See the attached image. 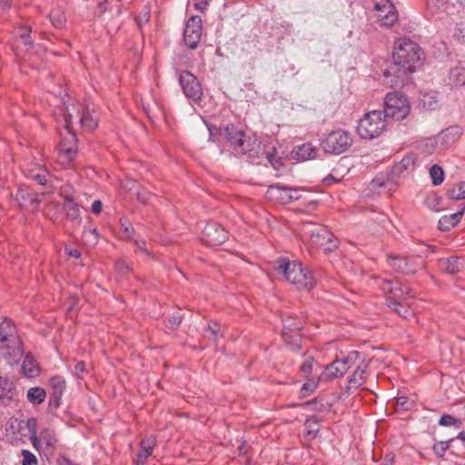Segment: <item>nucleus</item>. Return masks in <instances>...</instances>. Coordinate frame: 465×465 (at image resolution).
<instances>
[{
  "mask_svg": "<svg viewBox=\"0 0 465 465\" xmlns=\"http://www.w3.org/2000/svg\"><path fill=\"white\" fill-rule=\"evenodd\" d=\"M168 322L169 323L172 324V328L173 329H176L180 326L181 322H182V316L178 313L176 314H173L169 319H168Z\"/></svg>",
  "mask_w": 465,
  "mask_h": 465,
  "instance_id": "0e129e2a",
  "label": "nucleus"
},
{
  "mask_svg": "<svg viewBox=\"0 0 465 465\" xmlns=\"http://www.w3.org/2000/svg\"><path fill=\"white\" fill-rule=\"evenodd\" d=\"M206 126L209 132V141L216 143L219 140V137L222 135V128L207 124Z\"/></svg>",
  "mask_w": 465,
  "mask_h": 465,
  "instance_id": "5fc2aeb1",
  "label": "nucleus"
},
{
  "mask_svg": "<svg viewBox=\"0 0 465 465\" xmlns=\"http://www.w3.org/2000/svg\"><path fill=\"white\" fill-rule=\"evenodd\" d=\"M27 436L37 434V420L35 418H30L26 420H24V425Z\"/></svg>",
  "mask_w": 465,
  "mask_h": 465,
  "instance_id": "864d4df0",
  "label": "nucleus"
},
{
  "mask_svg": "<svg viewBox=\"0 0 465 465\" xmlns=\"http://www.w3.org/2000/svg\"><path fill=\"white\" fill-rule=\"evenodd\" d=\"M457 440L450 438L447 440H438L432 445V451L437 458H444L446 451L451 447L452 442Z\"/></svg>",
  "mask_w": 465,
  "mask_h": 465,
  "instance_id": "a19ab883",
  "label": "nucleus"
},
{
  "mask_svg": "<svg viewBox=\"0 0 465 465\" xmlns=\"http://www.w3.org/2000/svg\"><path fill=\"white\" fill-rule=\"evenodd\" d=\"M119 237L125 241H131L134 236V229L129 220L122 217L119 220Z\"/></svg>",
  "mask_w": 465,
  "mask_h": 465,
  "instance_id": "f704fd0d",
  "label": "nucleus"
},
{
  "mask_svg": "<svg viewBox=\"0 0 465 465\" xmlns=\"http://www.w3.org/2000/svg\"><path fill=\"white\" fill-rule=\"evenodd\" d=\"M438 264L441 272L450 275L457 274L465 270L464 260L457 256L440 259Z\"/></svg>",
  "mask_w": 465,
  "mask_h": 465,
  "instance_id": "6ab92c4d",
  "label": "nucleus"
},
{
  "mask_svg": "<svg viewBox=\"0 0 465 465\" xmlns=\"http://www.w3.org/2000/svg\"><path fill=\"white\" fill-rule=\"evenodd\" d=\"M464 211L465 206H463L461 210L458 211L457 213L443 216L439 220L438 228L442 232L450 231L460 223Z\"/></svg>",
  "mask_w": 465,
  "mask_h": 465,
  "instance_id": "c85d7f7f",
  "label": "nucleus"
},
{
  "mask_svg": "<svg viewBox=\"0 0 465 465\" xmlns=\"http://www.w3.org/2000/svg\"><path fill=\"white\" fill-rule=\"evenodd\" d=\"M263 157L266 158L275 170H279L282 165V158L276 156V148L271 144L265 145Z\"/></svg>",
  "mask_w": 465,
  "mask_h": 465,
  "instance_id": "58836bf2",
  "label": "nucleus"
},
{
  "mask_svg": "<svg viewBox=\"0 0 465 465\" xmlns=\"http://www.w3.org/2000/svg\"><path fill=\"white\" fill-rule=\"evenodd\" d=\"M405 172H406L405 169L400 167V163H397L391 166V173L389 174V178L386 180V182H380V178L376 177L373 180V183H378L379 186H381V187H386L390 183H395V180L400 178Z\"/></svg>",
  "mask_w": 465,
  "mask_h": 465,
  "instance_id": "72a5a7b5",
  "label": "nucleus"
},
{
  "mask_svg": "<svg viewBox=\"0 0 465 465\" xmlns=\"http://www.w3.org/2000/svg\"><path fill=\"white\" fill-rule=\"evenodd\" d=\"M77 116L81 126L86 131H94L98 125V119L95 112H91L90 109L83 104L77 107Z\"/></svg>",
  "mask_w": 465,
  "mask_h": 465,
  "instance_id": "412c9836",
  "label": "nucleus"
},
{
  "mask_svg": "<svg viewBox=\"0 0 465 465\" xmlns=\"http://www.w3.org/2000/svg\"><path fill=\"white\" fill-rule=\"evenodd\" d=\"M25 175L35 181L40 185H45L47 183V172L41 167H37L35 170H30L25 173Z\"/></svg>",
  "mask_w": 465,
  "mask_h": 465,
  "instance_id": "37998d69",
  "label": "nucleus"
},
{
  "mask_svg": "<svg viewBox=\"0 0 465 465\" xmlns=\"http://www.w3.org/2000/svg\"><path fill=\"white\" fill-rule=\"evenodd\" d=\"M265 145L255 134L245 135L242 144H239L235 152L244 155L250 163L259 164V160L263 157Z\"/></svg>",
  "mask_w": 465,
  "mask_h": 465,
  "instance_id": "1a4fd4ad",
  "label": "nucleus"
},
{
  "mask_svg": "<svg viewBox=\"0 0 465 465\" xmlns=\"http://www.w3.org/2000/svg\"><path fill=\"white\" fill-rule=\"evenodd\" d=\"M394 458L395 455L392 452H388L384 456L381 465H393Z\"/></svg>",
  "mask_w": 465,
  "mask_h": 465,
  "instance_id": "774afa93",
  "label": "nucleus"
},
{
  "mask_svg": "<svg viewBox=\"0 0 465 465\" xmlns=\"http://www.w3.org/2000/svg\"><path fill=\"white\" fill-rule=\"evenodd\" d=\"M392 57L393 63L383 72V76L387 84L398 88L423 64L424 53L414 41L401 38L395 44Z\"/></svg>",
  "mask_w": 465,
  "mask_h": 465,
  "instance_id": "f257e3e1",
  "label": "nucleus"
},
{
  "mask_svg": "<svg viewBox=\"0 0 465 465\" xmlns=\"http://www.w3.org/2000/svg\"><path fill=\"white\" fill-rule=\"evenodd\" d=\"M312 363H313V359L310 358V359H307L301 366V371L305 374V375H309L311 372H312Z\"/></svg>",
  "mask_w": 465,
  "mask_h": 465,
  "instance_id": "680f3d73",
  "label": "nucleus"
},
{
  "mask_svg": "<svg viewBox=\"0 0 465 465\" xmlns=\"http://www.w3.org/2000/svg\"><path fill=\"white\" fill-rule=\"evenodd\" d=\"M63 211L66 219L75 225H79L82 222L79 204L71 195H64Z\"/></svg>",
  "mask_w": 465,
  "mask_h": 465,
  "instance_id": "a211bd4d",
  "label": "nucleus"
},
{
  "mask_svg": "<svg viewBox=\"0 0 465 465\" xmlns=\"http://www.w3.org/2000/svg\"><path fill=\"white\" fill-rule=\"evenodd\" d=\"M454 37L463 44H465V24H459L454 32Z\"/></svg>",
  "mask_w": 465,
  "mask_h": 465,
  "instance_id": "4d7b16f0",
  "label": "nucleus"
},
{
  "mask_svg": "<svg viewBox=\"0 0 465 465\" xmlns=\"http://www.w3.org/2000/svg\"><path fill=\"white\" fill-rule=\"evenodd\" d=\"M0 354L8 364L20 361L24 355V346L13 322L5 318L0 323Z\"/></svg>",
  "mask_w": 465,
  "mask_h": 465,
  "instance_id": "f03ea898",
  "label": "nucleus"
},
{
  "mask_svg": "<svg viewBox=\"0 0 465 465\" xmlns=\"http://www.w3.org/2000/svg\"><path fill=\"white\" fill-rule=\"evenodd\" d=\"M282 336L286 345H288L292 351H299L301 349L302 338L300 331L292 332L282 331Z\"/></svg>",
  "mask_w": 465,
  "mask_h": 465,
  "instance_id": "7c9ffc66",
  "label": "nucleus"
},
{
  "mask_svg": "<svg viewBox=\"0 0 465 465\" xmlns=\"http://www.w3.org/2000/svg\"><path fill=\"white\" fill-rule=\"evenodd\" d=\"M22 457V465H37V459L30 450H23Z\"/></svg>",
  "mask_w": 465,
  "mask_h": 465,
  "instance_id": "6e6d98bb",
  "label": "nucleus"
},
{
  "mask_svg": "<svg viewBox=\"0 0 465 465\" xmlns=\"http://www.w3.org/2000/svg\"><path fill=\"white\" fill-rule=\"evenodd\" d=\"M313 236L319 239V245L325 252H331L338 247V240L326 228L320 229Z\"/></svg>",
  "mask_w": 465,
  "mask_h": 465,
  "instance_id": "5701e85b",
  "label": "nucleus"
},
{
  "mask_svg": "<svg viewBox=\"0 0 465 465\" xmlns=\"http://www.w3.org/2000/svg\"><path fill=\"white\" fill-rule=\"evenodd\" d=\"M389 266L399 273L413 274L423 266L420 256H392L387 258Z\"/></svg>",
  "mask_w": 465,
  "mask_h": 465,
  "instance_id": "9d476101",
  "label": "nucleus"
},
{
  "mask_svg": "<svg viewBox=\"0 0 465 465\" xmlns=\"http://www.w3.org/2000/svg\"><path fill=\"white\" fill-rule=\"evenodd\" d=\"M26 396L29 402L38 405L45 401L46 392L42 387H33L28 390Z\"/></svg>",
  "mask_w": 465,
  "mask_h": 465,
  "instance_id": "e433bc0d",
  "label": "nucleus"
},
{
  "mask_svg": "<svg viewBox=\"0 0 465 465\" xmlns=\"http://www.w3.org/2000/svg\"><path fill=\"white\" fill-rule=\"evenodd\" d=\"M49 19L55 28H61L65 23L64 13L60 8L53 9L49 14Z\"/></svg>",
  "mask_w": 465,
  "mask_h": 465,
  "instance_id": "49530a36",
  "label": "nucleus"
},
{
  "mask_svg": "<svg viewBox=\"0 0 465 465\" xmlns=\"http://www.w3.org/2000/svg\"><path fill=\"white\" fill-rule=\"evenodd\" d=\"M103 203L100 200H95L93 202L91 206V211L94 214H99L102 212Z\"/></svg>",
  "mask_w": 465,
  "mask_h": 465,
  "instance_id": "338daca9",
  "label": "nucleus"
},
{
  "mask_svg": "<svg viewBox=\"0 0 465 465\" xmlns=\"http://www.w3.org/2000/svg\"><path fill=\"white\" fill-rule=\"evenodd\" d=\"M411 112V105L406 95L400 92H391L384 99L383 115L388 119L401 121L406 118Z\"/></svg>",
  "mask_w": 465,
  "mask_h": 465,
  "instance_id": "39448f33",
  "label": "nucleus"
},
{
  "mask_svg": "<svg viewBox=\"0 0 465 465\" xmlns=\"http://www.w3.org/2000/svg\"><path fill=\"white\" fill-rule=\"evenodd\" d=\"M266 195L268 198L281 201L282 203H290L301 198L299 189L281 184L270 185Z\"/></svg>",
  "mask_w": 465,
  "mask_h": 465,
  "instance_id": "4468645a",
  "label": "nucleus"
},
{
  "mask_svg": "<svg viewBox=\"0 0 465 465\" xmlns=\"http://www.w3.org/2000/svg\"><path fill=\"white\" fill-rule=\"evenodd\" d=\"M368 367L369 363L367 361L359 362V365L356 367L355 371L348 380L350 388L357 389L365 383L367 379Z\"/></svg>",
  "mask_w": 465,
  "mask_h": 465,
  "instance_id": "b1692460",
  "label": "nucleus"
},
{
  "mask_svg": "<svg viewBox=\"0 0 465 465\" xmlns=\"http://www.w3.org/2000/svg\"><path fill=\"white\" fill-rule=\"evenodd\" d=\"M245 135L246 134L234 124H227L224 127V136L234 151L239 144H242V139Z\"/></svg>",
  "mask_w": 465,
  "mask_h": 465,
  "instance_id": "a878e982",
  "label": "nucleus"
},
{
  "mask_svg": "<svg viewBox=\"0 0 465 465\" xmlns=\"http://www.w3.org/2000/svg\"><path fill=\"white\" fill-rule=\"evenodd\" d=\"M374 9L378 12L377 15L382 25L391 26L397 22L398 13L389 0H377Z\"/></svg>",
  "mask_w": 465,
  "mask_h": 465,
  "instance_id": "dca6fc26",
  "label": "nucleus"
},
{
  "mask_svg": "<svg viewBox=\"0 0 465 465\" xmlns=\"http://www.w3.org/2000/svg\"><path fill=\"white\" fill-rule=\"evenodd\" d=\"M31 27L28 25L20 26L16 30V35L26 46H33V42L31 40Z\"/></svg>",
  "mask_w": 465,
  "mask_h": 465,
  "instance_id": "8fccbe9b",
  "label": "nucleus"
},
{
  "mask_svg": "<svg viewBox=\"0 0 465 465\" xmlns=\"http://www.w3.org/2000/svg\"><path fill=\"white\" fill-rule=\"evenodd\" d=\"M151 194L144 189H141L137 191L136 193V198L137 200L142 203L143 204H145L148 203L150 199Z\"/></svg>",
  "mask_w": 465,
  "mask_h": 465,
  "instance_id": "bf43d9fd",
  "label": "nucleus"
},
{
  "mask_svg": "<svg viewBox=\"0 0 465 465\" xmlns=\"http://www.w3.org/2000/svg\"><path fill=\"white\" fill-rule=\"evenodd\" d=\"M304 323L302 318L288 316L282 320V331H289L290 332L301 331L303 329Z\"/></svg>",
  "mask_w": 465,
  "mask_h": 465,
  "instance_id": "ea45409f",
  "label": "nucleus"
},
{
  "mask_svg": "<svg viewBox=\"0 0 465 465\" xmlns=\"http://www.w3.org/2000/svg\"><path fill=\"white\" fill-rule=\"evenodd\" d=\"M396 304H388V306L397 314L404 319L413 315V310L404 301L395 302Z\"/></svg>",
  "mask_w": 465,
  "mask_h": 465,
  "instance_id": "79ce46f5",
  "label": "nucleus"
},
{
  "mask_svg": "<svg viewBox=\"0 0 465 465\" xmlns=\"http://www.w3.org/2000/svg\"><path fill=\"white\" fill-rule=\"evenodd\" d=\"M343 363H345L346 371H348L351 367L358 366L359 362L365 361L364 356L357 351H351L347 355L339 358Z\"/></svg>",
  "mask_w": 465,
  "mask_h": 465,
  "instance_id": "c9c22d12",
  "label": "nucleus"
},
{
  "mask_svg": "<svg viewBox=\"0 0 465 465\" xmlns=\"http://www.w3.org/2000/svg\"><path fill=\"white\" fill-rule=\"evenodd\" d=\"M304 426L306 428L305 436L309 437L310 439H315L319 431V426L316 420H306Z\"/></svg>",
  "mask_w": 465,
  "mask_h": 465,
  "instance_id": "3c124183",
  "label": "nucleus"
},
{
  "mask_svg": "<svg viewBox=\"0 0 465 465\" xmlns=\"http://www.w3.org/2000/svg\"><path fill=\"white\" fill-rule=\"evenodd\" d=\"M439 425L443 427H453L456 430H460L462 426V420L450 414H443L439 420Z\"/></svg>",
  "mask_w": 465,
  "mask_h": 465,
  "instance_id": "a18cd8bd",
  "label": "nucleus"
},
{
  "mask_svg": "<svg viewBox=\"0 0 465 465\" xmlns=\"http://www.w3.org/2000/svg\"><path fill=\"white\" fill-rule=\"evenodd\" d=\"M203 336L216 343L219 338L222 336L220 324L217 322H209L208 325L203 329Z\"/></svg>",
  "mask_w": 465,
  "mask_h": 465,
  "instance_id": "4c0bfd02",
  "label": "nucleus"
},
{
  "mask_svg": "<svg viewBox=\"0 0 465 465\" xmlns=\"http://www.w3.org/2000/svg\"><path fill=\"white\" fill-rule=\"evenodd\" d=\"M416 158L413 154L404 156L398 163L400 167L405 169L406 172L412 171L415 166Z\"/></svg>",
  "mask_w": 465,
  "mask_h": 465,
  "instance_id": "603ef678",
  "label": "nucleus"
},
{
  "mask_svg": "<svg viewBox=\"0 0 465 465\" xmlns=\"http://www.w3.org/2000/svg\"><path fill=\"white\" fill-rule=\"evenodd\" d=\"M347 372L345 363L339 358L332 361L330 364L326 365L322 375L328 379H336L342 377Z\"/></svg>",
  "mask_w": 465,
  "mask_h": 465,
  "instance_id": "cd10ccee",
  "label": "nucleus"
},
{
  "mask_svg": "<svg viewBox=\"0 0 465 465\" xmlns=\"http://www.w3.org/2000/svg\"><path fill=\"white\" fill-rule=\"evenodd\" d=\"M24 425V420L12 417L8 420L5 427L6 436L12 442L22 441L27 437Z\"/></svg>",
  "mask_w": 465,
  "mask_h": 465,
  "instance_id": "f3484780",
  "label": "nucleus"
},
{
  "mask_svg": "<svg viewBox=\"0 0 465 465\" xmlns=\"http://www.w3.org/2000/svg\"><path fill=\"white\" fill-rule=\"evenodd\" d=\"M430 177L433 185H440L444 180V172L440 166L434 164L430 169Z\"/></svg>",
  "mask_w": 465,
  "mask_h": 465,
  "instance_id": "de8ad7c7",
  "label": "nucleus"
},
{
  "mask_svg": "<svg viewBox=\"0 0 465 465\" xmlns=\"http://www.w3.org/2000/svg\"><path fill=\"white\" fill-rule=\"evenodd\" d=\"M418 104L424 111H435L440 104V93L434 90L420 92Z\"/></svg>",
  "mask_w": 465,
  "mask_h": 465,
  "instance_id": "aec40b11",
  "label": "nucleus"
},
{
  "mask_svg": "<svg viewBox=\"0 0 465 465\" xmlns=\"http://www.w3.org/2000/svg\"><path fill=\"white\" fill-rule=\"evenodd\" d=\"M15 201L19 206L29 212H35L39 207L38 194L29 187L20 186L15 193Z\"/></svg>",
  "mask_w": 465,
  "mask_h": 465,
  "instance_id": "2eb2a0df",
  "label": "nucleus"
},
{
  "mask_svg": "<svg viewBox=\"0 0 465 465\" xmlns=\"http://www.w3.org/2000/svg\"><path fill=\"white\" fill-rule=\"evenodd\" d=\"M461 134H462V128L460 126H458V125L449 127L445 131V134L446 135H450H450L453 136L454 139L460 137Z\"/></svg>",
  "mask_w": 465,
  "mask_h": 465,
  "instance_id": "052dcab7",
  "label": "nucleus"
},
{
  "mask_svg": "<svg viewBox=\"0 0 465 465\" xmlns=\"http://www.w3.org/2000/svg\"><path fill=\"white\" fill-rule=\"evenodd\" d=\"M274 269L300 290H311L316 285L312 272L307 267H302L300 262H290L287 258L281 257L275 261Z\"/></svg>",
  "mask_w": 465,
  "mask_h": 465,
  "instance_id": "7ed1b4c3",
  "label": "nucleus"
},
{
  "mask_svg": "<svg viewBox=\"0 0 465 465\" xmlns=\"http://www.w3.org/2000/svg\"><path fill=\"white\" fill-rule=\"evenodd\" d=\"M40 438L44 449L47 451H53L57 442L54 431L51 429H45L40 432Z\"/></svg>",
  "mask_w": 465,
  "mask_h": 465,
  "instance_id": "473e14b6",
  "label": "nucleus"
},
{
  "mask_svg": "<svg viewBox=\"0 0 465 465\" xmlns=\"http://www.w3.org/2000/svg\"><path fill=\"white\" fill-rule=\"evenodd\" d=\"M317 152V149L312 143H305L293 148L292 157L297 161H308L314 159Z\"/></svg>",
  "mask_w": 465,
  "mask_h": 465,
  "instance_id": "393cba45",
  "label": "nucleus"
},
{
  "mask_svg": "<svg viewBox=\"0 0 465 465\" xmlns=\"http://www.w3.org/2000/svg\"><path fill=\"white\" fill-rule=\"evenodd\" d=\"M352 144V135L344 129H336L328 133L321 142V146L327 153L339 155L346 151Z\"/></svg>",
  "mask_w": 465,
  "mask_h": 465,
  "instance_id": "423d86ee",
  "label": "nucleus"
},
{
  "mask_svg": "<svg viewBox=\"0 0 465 465\" xmlns=\"http://www.w3.org/2000/svg\"><path fill=\"white\" fill-rule=\"evenodd\" d=\"M15 384L6 377L0 376V403L9 405L15 394Z\"/></svg>",
  "mask_w": 465,
  "mask_h": 465,
  "instance_id": "bb28decb",
  "label": "nucleus"
},
{
  "mask_svg": "<svg viewBox=\"0 0 465 465\" xmlns=\"http://www.w3.org/2000/svg\"><path fill=\"white\" fill-rule=\"evenodd\" d=\"M62 396L63 394L52 392V394L49 397V407L57 409L61 404Z\"/></svg>",
  "mask_w": 465,
  "mask_h": 465,
  "instance_id": "13d9d810",
  "label": "nucleus"
},
{
  "mask_svg": "<svg viewBox=\"0 0 465 465\" xmlns=\"http://www.w3.org/2000/svg\"><path fill=\"white\" fill-rule=\"evenodd\" d=\"M381 290L386 294L387 304H396L400 301H405L412 297L411 289L403 285L398 279H383L380 283Z\"/></svg>",
  "mask_w": 465,
  "mask_h": 465,
  "instance_id": "6e6552de",
  "label": "nucleus"
},
{
  "mask_svg": "<svg viewBox=\"0 0 465 465\" xmlns=\"http://www.w3.org/2000/svg\"><path fill=\"white\" fill-rule=\"evenodd\" d=\"M448 195L453 200L465 199V182H461L450 188L448 191Z\"/></svg>",
  "mask_w": 465,
  "mask_h": 465,
  "instance_id": "09e8293b",
  "label": "nucleus"
},
{
  "mask_svg": "<svg viewBox=\"0 0 465 465\" xmlns=\"http://www.w3.org/2000/svg\"><path fill=\"white\" fill-rule=\"evenodd\" d=\"M179 83L185 96L194 102L202 99V85L191 72L183 71L179 76Z\"/></svg>",
  "mask_w": 465,
  "mask_h": 465,
  "instance_id": "ddd939ff",
  "label": "nucleus"
},
{
  "mask_svg": "<svg viewBox=\"0 0 465 465\" xmlns=\"http://www.w3.org/2000/svg\"><path fill=\"white\" fill-rule=\"evenodd\" d=\"M211 0H194L193 5L194 8L200 12H203Z\"/></svg>",
  "mask_w": 465,
  "mask_h": 465,
  "instance_id": "69168bd1",
  "label": "nucleus"
},
{
  "mask_svg": "<svg viewBox=\"0 0 465 465\" xmlns=\"http://www.w3.org/2000/svg\"><path fill=\"white\" fill-rule=\"evenodd\" d=\"M22 370L24 374L28 378H34L38 376L40 370L39 367L34 359V357L30 354H26L25 356Z\"/></svg>",
  "mask_w": 465,
  "mask_h": 465,
  "instance_id": "2f4dec72",
  "label": "nucleus"
},
{
  "mask_svg": "<svg viewBox=\"0 0 465 465\" xmlns=\"http://www.w3.org/2000/svg\"><path fill=\"white\" fill-rule=\"evenodd\" d=\"M227 239L228 232L218 223L208 222L203 229L201 241L208 246H219Z\"/></svg>",
  "mask_w": 465,
  "mask_h": 465,
  "instance_id": "f8f14e48",
  "label": "nucleus"
},
{
  "mask_svg": "<svg viewBox=\"0 0 465 465\" xmlns=\"http://www.w3.org/2000/svg\"><path fill=\"white\" fill-rule=\"evenodd\" d=\"M85 372V362L84 361H77L74 366V375L81 378Z\"/></svg>",
  "mask_w": 465,
  "mask_h": 465,
  "instance_id": "e2e57ef3",
  "label": "nucleus"
},
{
  "mask_svg": "<svg viewBox=\"0 0 465 465\" xmlns=\"http://www.w3.org/2000/svg\"><path fill=\"white\" fill-rule=\"evenodd\" d=\"M387 120L382 111L373 110L366 113L359 121L357 133L362 139H375L386 129Z\"/></svg>",
  "mask_w": 465,
  "mask_h": 465,
  "instance_id": "20e7f679",
  "label": "nucleus"
},
{
  "mask_svg": "<svg viewBox=\"0 0 465 465\" xmlns=\"http://www.w3.org/2000/svg\"><path fill=\"white\" fill-rule=\"evenodd\" d=\"M49 385L54 393L64 394L66 388L65 379L61 375H54L49 379Z\"/></svg>",
  "mask_w": 465,
  "mask_h": 465,
  "instance_id": "c03bdc74",
  "label": "nucleus"
},
{
  "mask_svg": "<svg viewBox=\"0 0 465 465\" xmlns=\"http://www.w3.org/2000/svg\"><path fill=\"white\" fill-rule=\"evenodd\" d=\"M449 84L451 88H460L465 85V68L455 66L450 69L449 75Z\"/></svg>",
  "mask_w": 465,
  "mask_h": 465,
  "instance_id": "c756f323",
  "label": "nucleus"
},
{
  "mask_svg": "<svg viewBox=\"0 0 465 465\" xmlns=\"http://www.w3.org/2000/svg\"><path fill=\"white\" fill-rule=\"evenodd\" d=\"M155 445L156 439L153 435L146 436L141 440L137 452L136 465H143L146 462L147 459L152 455Z\"/></svg>",
  "mask_w": 465,
  "mask_h": 465,
  "instance_id": "4be33fe9",
  "label": "nucleus"
},
{
  "mask_svg": "<svg viewBox=\"0 0 465 465\" xmlns=\"http://www.w3.org/2000/svg\"><path fill=\"white\" fill-rule=\"evenodd\" d=\"M73 115L66 109L64 114V128L67 131L66 134L62 138L58 145L59 156L64 158L66 162H71L77 154L78 145L77 137L72 129Z\"/></svg>",
  "mask_w": 465,
  "mask_h": 465,
  "instance_id": "0eeeda50",
  "label": "nucleus"
},
{
  "mask_svg": "<svg viewBox=\"0 0 465 465\" xmlns=\"http://www.w3.org/2000/svg\"><path fill=\"white\" fill-rule=\"evenodd\" d=\"M203 35V22L199 15L191 16L186 24L183 30V41L185 45L194 50L198 47V45Z\"/></svg>",
  "mask_w": 465,
  "mask_h": 465,
  "instance_id": "9b49d317",
  "label": "nucleus"
}]
</instances>
